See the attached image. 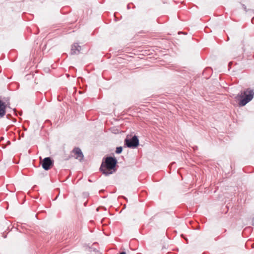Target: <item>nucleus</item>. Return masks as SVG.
Here are the masks:
<instances>
[{
  "label": "nucleus",
  "instance_id": "obj_1",
  "mask_svg": "<svg viewBox=\"0 0 254 254\" xmlns=\"http://www.w3.org/2000/svg\"><path fill=\"white\" fill-rule=\"evenodd\" d=\"M117 163V160L115 158L107 157L102 162L100 170L103 174L108 176L116 171L115 167Z\"/></svg>",
  "mask_w": 254,
  "mask_h": 254
},
{
  "label": "nucleus",
  "instance_id": "obj_2",
  "mask_svg": "<svg viewBox=\"0 0 254 254\" xmlns=\"http://www.w3.org/2000/svg\"><path fill=\"white\" fill-rule=\"evenodd\" d=\"M254 96V89L248 88L243 91H241V93L238 94L236 98L238 99V97H240L242 99L239 104L240 106H244L253 99Z\"/></svg>",
  "mask_w": 254,
  "mask_h": 254
},
{
  "label": "nucleus",
  "instance_id": "obj_3",
  "mask_svg": "<svg viewBox=\"0 0 254 254\" xmlns=\"http://www.w3.org/2000/svg\"><path fill=\"white\" fill-rule=\"evenodd\" d=\"M124 142L127 147L130 148H135L139 145V140L135 135H127Z\"/></svg>",
  "mask_w": 254,
  "mask_h": 254
},
{
  "label": "nucleus",
  "instance_id": "obj_4",
  "mask_svg": "<svg viewBox=\"0 0 254 254\" xmlns=\"http://www.w3.org/2000/svg\"><path fill=\"white\" fill-rule=\"evenodd\" d=\"M70 155L71 157H74L75 159L80 161H81L84 157V155L81 149L78 147H75L70 152Z\"/></svg>",
  "mask_w": 254,
  "mask_h": 254
},
{
  "label": "nucleus",
  "instance_id": "obj_5",
  "mask_svg": "<svg viewBox=\"0 0 254 254\" xmlns=\"http://www.w3.org/2000/svg\"><path fill=\"white\" fill-rule=\"evenodd\" d=\"M41 165L45 170H49L54 165V161L50 157H46L41 162Z\"/></svg>",
  "mask_w": 254,
  "mask_h": 254
},
{
  "label": "nucleus",
  "instance_id": "obj_6",
  "mask_svg": "<svg viewBox=\"0 0 254 254\" xmlns=\"http://www.w3.org/2000/svg\"><path fill=\"white\" fill-rule=\"evenodd\" d=\"M10 103L9 99L6 100L4 101L0 99V118L4 117L6 113V108L9 107Z\"/></svg>",
  "mask_w": 254,
  "mask_h": 254
},
{
  "label": "nucleus",
  "instance_id": "obj_7",
  "mask_svg": "<svg viewBox=\"0 0 254 254\" xmlns=\"http://www.w3.org/2000/svg\"><path fill=\"white\" fill-rule=\"evenodd\" d=\"M81 49V46L77 43H74L71 46L70 54L77 55L80 53Z\"/></svg>",
  "mask_w": 254,
  "mask_h": 254
},
{
  "label": "nucleus",
  "instance_id": "obj_8",
  "mask_svg": "<svg viewBox=\"0 0 254 254\" xmlns=\"http://www.w3.org/2000/svg\"><path fill=\"white\" fill-rule=\"evenodd\" d=\"M123 151V147L122 146L117 147L115 151L117 154H120Z\"/></svg>",
  "mask_w": 254,
  "mask_h": 254
},
{
  "label": "nucleus",
  "instance_id": "obj_9",
  "mask_svg": "<svg viewBox=\"0 0 254 254\" xmlns=\"http://www.w3.org/2000/svg\"><path fill=\"white\" fill-rule=\"evenodd\" d=\"M150 54L149 53V51L147 50L144 49V56L146 55H149Z\"/></svg>",
  "mask_w": 254,
  "mask_h": 254
},
{
  "label": "nucleus",
  "instance_id": "obj_10",
  "mask_svg": "<svg viewBox=\"0 0 254 254\" xmlns=\"http://www.w3.org/2000/svg\"><path fill=\"white\" fill-rule=\"evenodd\" d=\"M243 8L245 10V11H247V7L244 4H243Z\"/></svg>",
  "mask_w": 254,
  "mask_h": 254
},
{
  "label": "nucleus",
  "instance_id": "obj_11",
  "mask_svg": "<svg viewBox=\"0 0 254 254\" xmlns=\"http://www.w3.org/2000/svg\"><path fill=\"white\" fill-rule=\"evenodd\" d=\"M120 254H126L125 252H122Z\"/></svg>",
  "mask_w": 254,
  "mask_h": 254
},
{
  "label": "nucleus",
  "instance_id": "obj_12",
  "mask_svg": "<svg viewBox=\"0 0 254 254\" xmlns=\"http://www.w3.org/2000/svg\"><path fill=\"white\" fill-rule=\"evenodd\" d=\"M10 115L8 114L7 115V118L8 119L9 118Z\"/></svg>",
  "mask_w": 254,
  "mask_h": 254
},
{
  "label": "nucleus",
  "instance_id": "obj_13",
  "mask_svg": "<svg viewBox=\"0 0 254 254\" xmlns=\"http://www.w3.org/2000/svg\"><path fill=\"white\" fill-rule=\"evenodd\" d=\"M10 115L8 114L7 115V118L8 119L9 118Z\"/></svg>",
  "mask_w": 254,
  "mask_h": 254
},
{
  "label": "nucleus",
  "instance_id": "obj_14",
  "mask_svg": "<svg viewBox=\"0 0 254 254\" xmlns=\"http://www.w3.org/2000/svg\"><path fill=\"white\" fill-rule=\"evenodd\" d=\"M8 144L10 143V142L9 141H8Z\"/></svg>",
  "mask_w": 254,
  "mask_h": 254
}]
</instances>
